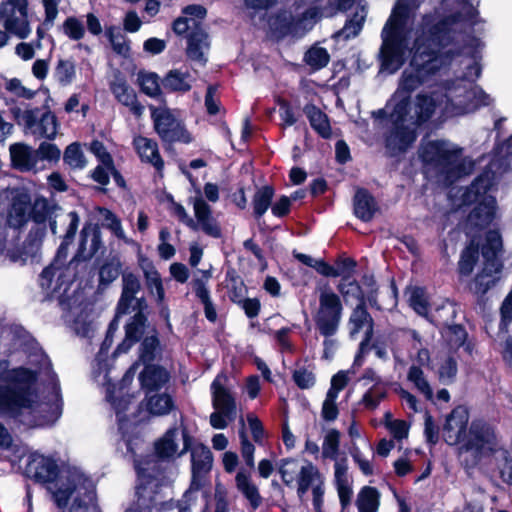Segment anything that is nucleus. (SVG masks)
<instances>
[{
  "instance_id": "f257e3e1",
  "label": "nucleus",
  "mask_w": 512,
  "mask_h": 512,
  "mask_svg": "<svg viewBox=\"0 0 512 512\" xmlns=\"http://www.w3.org/2000/svg\"><path fill=\"white\" fill-rule=\"evenodd\" d=\"M420 3V0H398L381 33V68L390 74L403 65L409 51V39L414 36L412 59L387 104V109L392 107V110L386 145L394 152L406 150L416 140L417 128L434 115L461 116L492 101L480 87L472 85L481 73L475 59L468 64L463 78L447 80L421 91L414 100L410 99L411 92L460 55L457 43L462 38V31L474 23L476 16V10L468 0H444L435 14L424 16L420 26L412 31L410 23Z\"/></svg>"
},
{
  "instance_id": "f03ea898",
  "label": "nucleus",
  "mask_w": 512,
  "mask_h": 512,
  "mask_svg": "<svg viewBox=\"0 0 512 512\" xmlns=\"http://www.w3.org/2000/svg\"><path fill=\"white\" fill-rule=\"evenodd\" d=\"M36 372L17 368L2 374L6 387L0 386V413L20 417L28 425L42 426L54 423L62 413L59 389L53 384L47 401H40L32 389Z\"/></svg>"
},
{
  "instance_id": "7ed1b4c3",
  "label": "nucleus",
  "mask_w": 512,
  "mask_h": 512,
  "mask_svg": "<svg viewBox=\"0 0 512 512\" xmlns=\"http://www.w3.org/2000/svg\"><path fill=\"white\" fill-rule=\"evenodd\" d=\"M140 289L141 283L135 274L131 272H124L122 274V293L117 304L116 317L109 325L100 354H102L104 350H107L112 344L113 335L118 329V318L121 315L135 311V315L125 326V338L122 343L118 345L115 354L127 352L144 334L147 320L144 315L146 303L144 299L136 298V294Z\"/></svg>"
},
{
  "instance_id": "20e7f679",
  "label": "nucleus",
  "mask_w": 512,
  "mask_h": 512,
  "mask_svg": "<svg viewBox=\"0 0 512 512\" xmlns=\"http://www.w3.org/2000/svg\"><path fill=\"white\" fill-rule=\"evenodd\" d=\"M420 157L427 169L439 176L445 184L453 183L472 169V162L462 157V148L445 140L423 143Z\"/></svg>"
},
{
  "instance_id": "39448f33",
  "label": "nucleus",
  "mask_w": 512,
  "mask_h": 512,
  "mask_svg": "<svg viewBox=\"0 0 512 512\" xmlns=\"http://www.w3.org/2000/svg\"><path fill=\"white\" fill-rule=\"evenodd\" d=\"M458 452L467 468H473L498 453L505 458L508 455L496 427L482 419L471 422Z\"/></svg>"
},
{
  "instance_id": "423d86ee",
  "label": "nucleus",
  "mask_w": 512,
  "mask_h": 512,
  "mask_svg": "<svg viewBox=\"0 0 512 512\" xmlns=\"http://www.w3.org/2000/svg\"><path fill=\"white\" fill-rule=\"evenodd\" d=\"M70 219L68 229L61 245L57 250L54 261L46 267L40 275V286L49 293L66 292L68 286L74 281L77 274V267L80 263L76 256L66 265L68 247L76 234L79 217L76 212L68 214Z\"/></svg>"
},
{
  "instance_id": "0eeeda50",
  "label": "nucleus",
  "mask_w": 512,
  "mask_h": 512,
  "mask_svg": "<svg viewBox=\"0 0 512 512\" xmlns=\"http://www.w3.org/2000/svg\"><path fill=\"white\" fill-rule=\"evenodd\" d=\"M135 468L138 475L136 495L139 506H156L157 490L169 480V477L166 475V468L153 455L137 460Z\"/></svg>"
},
{
  "instance_id": "6e6552de",
  "label": "nucleus",
  "mask_w": 512,
  "mask_h": 512,
  "mask_svg": "<svg viewBox=\"0 0 512 512\" xmlns=\"http://www.w3.org/2000/svg\"><path fill=\"white\" fill-rule=\"evenodd\" d=\"M493 188V176L490 172L480 175L463 194L465 204L477 203L469 215V221L476 226L489 224L494 216L496 200L490 194Z\"/></svg>"
},
{
  "instance_id": "1a4fd4ad",
  "label": "nucleus",
  "mask_w": 512,
  "mask_h": 512,
  "mask_svg": "<svg viewBox=\"0 0 512 512\" xmlns=\"http://www.w3.org/2000/svg\"><path fill=\"white\" fill-rule=\"evenodd\" d=\"M318 302L311 315L319 334L338 332L343 317L344 307L341 298L330 287H320Z\"/></svg>"
},
{
  "instance_id": "9d476101",
  "label": "nucleus",
  "mask_w": 512,
  "mask_h": 512,
  "mask_svg": "<svg viewBox=\"0 0 512 512\" xmlns=\"http://www.w3.org/2000/svg\"><path fill=\"white\" fill-rule=\"evenodd\" d=\"M502 249L501 236L497 231H489L486 235V243L482 248L485 259L482 270L476 275L470 290L476 295H484L498 280L501 270L499 253Z\"/></svg>"
},
{
  "instance_id": "9b49d317",
  "label": "nucleus",
  "mask_w": 512,
  "mask_h": 512,
  "mask_svg": "<svg viewBox=\"0 0 512 512\" xmlns=\"http://www.w3.org/2000/svg\"><path fill=\"white\" fill-rule=\"evenodd\" d=\"M0 24L11 36L27 39L32 33L28 0H2Z\"/></svg>"
},
{
  "instance_id": "f8f14e48",
  "label": "nucleus",
  "mask_w": 512,
  "mask_h": 512,
  "mask_svg": "<svg viewBox=\"0 0 512 512\" xmlns=\"http://www.w3.org/2000/svg\"><path fill=\"white\" fill-rule=\"evenodd\" d=\"M225 376L218 375L211 384L212 406L210 424L215 429H225L236 417V400L224 386Z\"/></svg>"
},
{
  "instance_id": "ddd939ff",
  "label": "nucleus",
  "mask_w": 512,
  "mask_h": 512,
  "mask_svg": "<svg viewBox=\"0 0 512 512\" xmlns=\"http://www.w3.org/2000/svg\"><path fill=\"white\" fill-rule=\"evenodd\" d=\"M154 129L164 142L189 143L191 137L182 122L166 106L149 107Z\"/></svg>"
},
{
  "instance_id": "4468645a",
  "label": "nucleus",
  "mask_w": 512,
  "mask_h": 512,
  "mask_svg": "<svg viewBox=\"0 0 512 512\" xmlns=\"http://www.w3.org/2000/svg\"><path fill=\"white\" fill-rule=\"evenodd\" d=\"M179 431L177 428L169 429L158 441L155 442L157 457L162 460L172 459L183 455L190 449L191 437L186 430L181 433L183 447L179 449Z\"/></svg>"
},
{
  "instance_id": "2eb2a0df",
  "label": "nucleus",
  "mask_w": 512,
  "mask_h": 512,
  "mask_svg": "<svg viewBox=\"0 0 512 512\" xmlns=\"http://www.w3.org/2000/svg\"><path fill=\"white\" fill-rule=\"evenodd\" d=\"M469 421L468 410L463 406H458L447 416L443 428V436L449 445H462L464 437L467 435V425Z\"/></svg>"
},
{
  "instance_id": "dca6fc26",
  "label": "nucleus",
  "mask_w": 512,
  "mask_h": 512,
  "mask_svg": "<svg viewBox=\"0 0 512 512\" xmlns=\"http://www.w3.org/2000/svg\"><path fill=\"white\" fill-rule=\"evenodd\" d=\"M109 86L115 99L127 107L134 116L140 118L143 115L144 106L138 101L135 90L129 86L126 79L120 73L114 75Z\"/></svg>"
},
{
  "instance_id": "f3484780",
  "label": "nucleus",
  "mask_w": 512,
  "mask_h": 512,
  "mask_svg": "<svg viewBox=\"0 0 512 512\" xmlns=\"http://www.w3.org/2000/svg\"><path fill=\"white\" fill-rule=\"evenodd\" d=\"M9 153L13 168L20 172H38L44 169L40 165L36 149L25 143H14L9 147Z\"/></svg>"
},
{
  "instance_id": "a211bd4d",
  "label": "nucleus",
  "mask_w": 512,
  "mask_h": 512,
  "mask_svg": "<svg viewBox=\"0 0 512 512\" xmlns=\"http://www.w3.org/2000/svg\"><path fill=\"white\" fill-rule=\"evenodd\" d=\"M191 462L192 483L189 490H192L195 495L200 486V479L212 468L213 456L210 449L203 444L192 447Z\"/></svg>"
},
{
  "instance_id": "6ab92c4d",
  "label": "nucleus",
  "mask_w": 512,
  "mask_h": 512,
  "mask_svg": "<svg viewBox=\"0 0 512 512\" xmlns=\"http://www.w3.org/2000/svg\"><path fill=\"white\" fill-rule=\"evenodd\" d=\"M362 1L363 0H339L338 5L340 9L346 10L354 3L357 4V8L354 15L347 20L345 26L335 34L336 38L347 40L359 34L367 16L366 5L362 4Z\"/></svg>"
},
{
  "instance_id": "aec40b11",
  "label": "nucleus",
  "mask_w": 512,
  "mask_h": 512,
  "mask_svg": "<svg viewBox=\"0 0 512 512\" xmlns=\"http://www.w3.org/2000/svg\"><path fill=\"white\" fill-rule=\"evenodd\" d=\"M102 246L99 227L91 223L86 224L81 230L76 258L79 259V261H87L94 257Z\"/></svg>"
},
{
  "instance_id": "412c9836",
  "label": "nucleus",
  "mask_w": 512,
  "mask_h": 512,
  "mask_svg": "<svg viewBox=\"0 0 512 512\" xmlns=\"http://www.w3.org/2000/svg\"><path fill=\"white\" fill-rule=\"evenodd\" d=\"M11 195L8 223L13 227H20L25 224L30 217L31 198L27 192L21 190L13 191Z\"/></svg>"
},
{
  "instance_id": "4be33fe9",
  "label": "nucleus",
  "mask_w": 512,
  "mask_h": 512,
  "mask_svg": "<svg viewBox=\"0 0 512 512\" xmlns=\"http://www.w3.org/2000/svg\"><path fill=\"white\" fill-rule=\"evenodd\" d=\"M133 146L142 162L151 164L159 172L162 171L164 162L155 140L144 136H136L133 139Z\"/></svg>"
},
{
  "instance_id": "5701e85b",
  "label": "nucleus",
  "mask_w": 512,
  "mask_h": 512,
  "mask_svg": "<svg viewBox=\"0 0 512 512\" xmlns=\"http://www.w3.org/2000/svg\"><path fill=\"white\" fill-rule=\"evenodd\" d=\"M206 9L201 5H190L183 10V16L177 18L173 23V30L176 34L182 35L189 30L197 31L201 21L206 16Z\"/></svg>"
},
{
  "instance_id": "b1692460",
  "label": "nucleus",
  "mask_w": 512,
  "mask_h": 512,
  "mask_svg": "<svg viewBox=\"0 0 512 512\" xmlns=\"http://www.w3.org/2000/svg\"><path fill=\"white\" fill-rule=\"evenodd\" d=\"M194 214L196 217L197 230L201 229L207 235L218 238L221 230L216 220L211 215L210 206L202 199L196 198L193 203Z\"/></svg>"
},
{
  "instance_id": "393cba45",
  "label": "nucleus",
  "mask_w": 512,
  "mask_h": 512,
  "mask_svg": "<svg viewBox=\"0 0 512 512\" xmlns=\"http://www.w3.org/2000/svg\"><path fill=\"white\" fill-rule=\"evenodd\" d=\"M349 333L351 337H355L361 330H365V340L361 343V348L368 342L372 336L373 319L365 308V304L358 303L352 310L349 320Z\"/></svg>"
},
{
  "instance_id": "a878e982",
  "label": "nucleus",
  "mask_w": 512,
  "mask_h": 512,
  "mask_svg": "<svg viewBox=\"0 0 512 512\" xmlns=\"http://www.w3.org/2000/svg\"><path fill=\"white\" fill-rule=\"evenodd\" d=\"M208 34L203 29H197L188 36L187 56L190 60L204 65L207 61L206 54L209 50Z\"/></svg>"
},
{
  "instance_id": "bb28decb",
  "label": "nucleus",
  "mask_w": 512,
  "mask_h": 512,
  "mask_svg": "<svg viewBox=\"0 0 512 512\" xmlns=\"http://www.w3.org/2000/svg\"><path fill=\"white\" fill-rule=\"evenodd\" d=\"M354 214L364 222L372 220L378 211V205L374 197L364 189H358L353 201Z\"/></svg>"
},
{
  "instance_id": "cd10ccee",
  "label": "nucleus",
  "mask_w": 512,
  "mask_h": 512,
  "mask_svg": "<svg viewBox=\"0 0 512 512\" xmlns=\"http://www.w3.org/2000/svg\"><path fill=\"white\" fill-rule=\"evenodd\" d=\"M169 377V373L164 368L155 365H147L140 374V382L144 389L154 391L165 385Z\"/></svg>"
},
{
  "instance_id": "c85d7f7f",
  "label": "nucleus",
  "mask_w": 512,
  "mask_h": 512,
  "mask_svg": "<svg viewBox=\"0 0 512 512\" xmlns=\"http://www.w3.org/2000/svg\"><path fill=\"white\" fill-rule=\"evenodd\" d=\"M322 481V476L317 467L311 462H305L302 464V468L296 480L298 496L300 498L303 497L310 488L312 489L313 486L321 483Z\"/></svg>"
},
{
  "instance_id": "c756f323",
  "label": "nucleus",
  "mask_w": 512,
  "mask_h": 512,
  "mask_svg": "<svg viewBox=\"0 0 512 512\" xmlns=\"http://www.w3.org/2000/svg\"><path fill=\"white\" fill-rule=\"evenodd\" d=\"M405 337L411 347L410 359L413 364L418 365L419 367L429 365L431 360L430 352L426 347H424L418 332L415 330H408Z\"/></svg>"
},
{
  "instance_id": "7c9ffc66",
  "label": "nucleus",
  "mask_w": 512,
  "mask_h": 512,
  "mask_svg": "<svg viewBox=\"0 0 512 512\" xmlns=\"http://www.w3.org/2000/svg\"><path fill=\"white\" fill-rule=\"evenodd\" d=\"M304 113L311 127L323 138H330L332 131L327 115L314 105H306Z\"/></svg>"
},
{
  "instance_id": "2f4dec72",
  "label": "nucleus",
  "mask_w": 512,
  "mask_h": 512,
  "mask_svg": "<svg viewBox=\"0 0 512 512\" xmlns=\"http://www.w3.org/2000/svg\"><path fill=\"white\" fill-rule=\"evenodd\" d=\"M193 79L189 72L178 69L170 70L162 80L164 89L175 92H187L191 89Z\"/></svg>"
},
{
  "instance_id": "473e14b6",
  "label": "nucleus",
  "mask_w": 512,
  "mask_h": 512,
  "mask_svg": "<svg viewBox=\"0 0 512 512\" xmlns=\"http://www.w3.org/2000/svg\"><path fill=\"white\" fill-rule=\"evenodd\" d=\"M407 380L427 400L433 399V389L428 381L426 374L424 373L421 367L412 364L407 372Z\"/></svg>"
},
{
  "instance_id": "72a5a7b5",
  "label": "nucleus",
  "mask_w": 512,
  "mask_h": 512,
  "mask_svg": "<svg viewBox=\"0 0 512 512\" xmlns=\"http://www.w3.org/2000/svg\"><path fill=\"white\" fill-rule=\"evenodd\" d=\"M142 268L147 288L151 294L156 296L157 302L162 304L165 299V292L159 273L151 263H146Z\"/></svg>"
},
{
  "instance_id": "f704fd0d",
  "label": "nucleus",
  "mask_w": 512,
  "mask_h": 512,
  "mask_svg": "<svg viewBox=\"0 0 512 512\" xmlns=\"http://www.w3.org/2000/svg\"><path fill=\"white\" fill-rule=\"evenodd\" d=\"M356 505L359 512H377L379 493L376 488L365 486L358 494Z\"/></svg>"
},
{
  "instance_id": "c9c22d12",
  "label": "nucleus",
  "mask_w": 512,
  "mask_h": 512,
  "mask_svg": "<svg viewBox=\"0 0 512 512\" xmlns=\"http://www.w3.org/2000/svg\"><path fill=\"white\" fill-rule=\"evenodd\" d=\"M340 432L331 428L326 431L323 443H322V457L324 459L336 460L340 459L339 457V449H340Z\"/></svg>"
},
{
  "instance_id": "e433bc0d",
  "label": "nucleus",
  "mask_w": 512,
  "mask_h": 512,
  "mask_svg": "<svg viewBox=\"0 0 512 512\" xmlns=\"http://www.w3.org/2000/svg\"><path fill=\"white\" fill-rule=\"evenodd\" d=\"M102 225L109 229L118 239L130 243L126 237L120 219L110 210L106 208H97Z\"/></svg>"
},
{
  "instance_id": "4c0bfd02",
  "label": "nucleus",
  "mask_w": 512,
  "mask_h": 512,
  "mask_svg": "<svg viewBox=\"0 0 512 512\" xmlns=\"http://www.w3.org/2000/svg\"><path fill=\"white\" fill-rule=\"evenodd\" d=\"M58 207L51 204L46 198L37 197L33 204L31 203L30 216L37 223H42L54 215Z\"/></svg>"
},
{
  "instance_id": "58836bf2",
  "label": "nucleus",
  "mask_w": 512,
  "mask_h": 512,
  "mask_svg": "<svg viewBox=\"0 0 512 512\" xmlns=\"http://www.w3.org/2000/svg\"><path fill=\"white\" fill-rule=\"evenodd\" d=\"M138 83L141 91L151 98H157L162 95L159 77L154 72L140 71L138 73Z\"/></svg>"
},
{
  "instance_id": "ea45409f",
  "label": "nucleus",
  "mask_w": 512,
  "mask_h": 512,
  "mask_svg": "<svg viewBox=\"0 0 512 512\" xmlns=\"http://www.w3.org/2000/svg\"><path fill=\"white\" fill-rule=\"evenodd\" d=\"M59 128L57 117L51 111L42 112L40 128H37V137L52 140L56 137Z\"/></svg>"
},
{
  "instance_id": "a19ab883",
  "label": "nucleus",
  "mask_w": 512,
  "mask_h": 512,
  "mask_svg": "<svg viewBox=\"0 0 512 512\" xmlns=\"http://www.w3.org/2000/svg\"><path fill=\"white\" fill-rule=\"evenodd\" d=\"M304 61L311 69L316 71L327 66L330 55L325 48L315 45L305 53Z\"/></svg>"
},
{
  "instance_id": "79ce46f5",
  "label": "nucleus",
  "mask_w": 512,
  "mask_h": 512,
  "mask_svg": "<svg viewBox=\"0 0 512 512\" xmlns=\"http://www.w3.org/2000/svg\"><path fill=\"white\" fill-rule=\"evenodd\" d=\"M274 190L271 186H263L257 190L253 197V209L256 217L260 218L265 214L271 205Z\"/></svg>"
},
{
  "instance_id": "37998d69",
  "label": "nucleus",
  "mask_w": 512,
  "mask_h": 512,
  "mask_svg": "<svg viewBox=\"0 0 512 512\" xmlns=\"http://www.w3.org/2000/svg\"><path fill=\"white\" fill-rule=\"evenodd\" d=\"M41 114L40 108H33L24 111L18 110L15 115L18 118L19 124H23L29 133L37 137V128H40Z\"/></svg>"
},
{
  "instance_id": "c03bdc74",
  "label": "nucleus",
  "mask_w": 512,
  "mask_h": 512,
  "mask_svg": "<svg viewBox=\"0 0 512 512\" xmlns=\"http://www.w3.org/2000/svg\"><path fill=\"white\" fill-rule=\"evenodd\" d=\"M147 409L154 415L168 414L174 407L173 400L168 394H156L148 398Z\"/></svg>"
},
{
  "instance_id": "a18cd8bd",
  "label": "nucleus",
  "mask_w": 512,
  "mask_h": 512,
  "mask_svg": "<svg viewBox=\"0 0 512 512\" xmlns=\"http://www.w3.org/2000/svg\"><path fill=\"white\" fill-rule=\"evenodd\" d=\"M409 303L416 313L421 316H428L429 302L426 291L420 287H413L408 290Z\"/></svg>"
},
{
  "instance_id": "49530a36",
  "label": "nucleus",
  "mask_w": 512,
  "mask_h": 512,
  "mask_svg": "<svg viewBox=\"0 0 512 512\" xmlns=\"http://www.w3.org/2000/svg\"><path fill=\"white\" fill-rule=\"evenodd\" d=\"M478 246L473 243L469 244L461 253L458 263L459 273L468 276L473 271L474 265L478 259Z\"/></svg>"
},
{
  "instance_id": "de8ad7c7",
  "label": "nucleus",
  "mask_w": 512,
  "mask_h": 512,
  "mask_svg": "<svg viewBox=\"0 0 512 512\" xmlns=\"http://www.w3.org/2000/svg\"><path fill=\"white\" fill-rule=\"evenodd\" d=\"M337 288L346 301L355 299L359 303L365 304L362 289L355 280L343 277Z\"/></svg>"
},
{
  "instance_id": "09e8293b",
  "label": "nucleus",
  "mask_w": 512,
  "mask_h": 512,
  "mask_svg": "<svg viewBox=\"0 0 512 512\" xmlns=\"http://www.w3.org/2000/svg\"><path fill=\"white\" fill-rule=\"evenodd\" d=\"M107 37L112 45L113 50L122 56H127L130 51L128 40L119 28L110 27L106 31Z\"/></svg>"
},
{
  "instance_id": "8fccbe9b",
  "label": "nucleus",
  "mask_w": 512,
  "mask_h": 512,
  "mask_svg": "<svg viewBox=\"0 0 512 512\" xmlns=\"http://www.w3.org/2000/svg\"><path fill=\"white\" fill-rule=\"evenodd\" d=\"M75 64L71 60H59L55 67L54 76L62 85H69L75 78Z\"/></svg>"
},
{
  "instance_id": "3c124183",
  "label": "nucleus",
  "mask_w": 512,
  "mask_h": 512,
  "mask_svg": "<svg viewBox=\"0 0 512 512\" xmlns=\"http://www.w3.org/2000/svg\"><path fill=\"white\" fill-rule=\"evenodd\" d=\"M457 362L452 356H448L440 363L438 368L439 381L445 385L452 384L457 376Z\"/></svg>"
},
{
  "instance_id": "603ef678",
  "label": "nucleus",
  "mask_w": 512,
  "mask_h": 512,
  "mask_svg": "<svg viewBox=\"0 0 512 512\" xmlns=\"http://www.w3.org/2000/svg\"><path fill=\"white\" fill-rule=\"evenodd\" d=\"M236 484L238 489L246 496L253 506H258L260 496L257 488L250 483L246 474L239 472L236 475Z\"/></svg>"
},
{
  "instance_id": "864d4df0",
  "label": "nucleus",
  "mask_w": 512,
  "mask_h": 512,
  "mask_svg": "<svg viewBox=\"0 0 512 512\" xmlns=\"http://www.w3.org/2000/svg\"><path fill=\"white\" fill-rule=\"evenodd\" d=\"M387 384L383 386L370 387L362 397V404L367 409H375L379 403L386 397Z\"/></svg>"
},
{
  "instance_id": "5fc2aeb1",
  "label": "nucleus",
  "mask_w": 512,
  "mask_h": 512,
  "mask_svg": "<svg viewBox=\"0 0 512 512\" xmlns=\"http://www.w3.org/2000/svg\"><path fill=\"white\" fill-rule=\"evenodd\" d=\"M63 159L72 168L82 169L86 166L84 154L77 143H72L66 148Z\"/></svg>"
},
{
  "instance_id": "6e6d98bb",
  "label": "nucleus",
  "mask_w": 512,
  "mask_h": 512,
  "mask_svg": "<svg viewBox=\"0 0 512 512\" xmlns=\"http://www.w3.org/2000/svg\"><path fill=\"white\" fill-rule=\"evenodd\" d=\"M64 34L71 40H81L85 35L83 22L76 17H68L62 25Z\"/></svg>"
},
{
  "instance_id": "4d7b16f0",
  "label": "nucleus",
  "mask_w": 512,
  "mask_h": 512,
  "mask_svg": "<svg viewBox=\"0 0 512 512\" xmlns=\"http://www.w3.org/2000/svg\"><path fill=\"white\" fill-rule=\"evenodd\" d=\"M443 335L451 348H459L462 346L467 337L465 329L460 325H447L443 331Z\"/></svg>"
},
{
  "instance_id": "13d9d810",
  "label": "nucleus",
  "mask_w": 512,
  "mask_h": 512,
  "mask_svg": "<svg viewBox=\"0 0 512 512\" xmlns=\"http://www.w3.org/2000/svg\"><path fill=\"white\" fill-rule=\"evenodd\" d=\"M301 468L302 464H300L297 460L289 459L283 461V464L280 468V474L283 482L288 486L295 483Z\"/></svg>"
},
{
  "instance_id": "bf43d9fd",
  "label": "nucleus",
  "mask_w": 512,
  "mask_h": 512,
  "mask_svg": "<svg viewBox=\"0 0 512 512\" xmlns=\"http://www.w3.org/2000/svg\"><path fill=\"white\" fill-rule=\"evenodd\" d=\"M121 264L118 260H112L104 264L99 271L100 283L110 284L116 280L120 274Z\"/></svg>"
},
{
  "instance_id": "052dcab7",
  "label": "nucleus",
  "mask_w": 512,
  "mask_h": 512,
  "mask_svg": "<svg viewBox=\"0 0 512 512\" xmlns=\"http://www.w3.org/2000/svg\"><path fill=\"white\" fill-rule=\"evenodd\" d=\"M158 347V339L155 334L147 335L140 346V360L143 363L150 362L154 359L155 351Z\"/></svg>"
},
{
  "instance_id": "680f3d73",
  "label": "nucleus",
  "mask_w": 512,
  "mask_h": 512,
  "mask_svg": "<svg viewBox=\"0 0 512 512\" xmlns=\"http://www.w3.org/2000/svg\"><path fill=\"white\" fill-rule=\"evenodd\" d=\"M337 399L338 397L326 393L321 408V416L325 421L332 422L337 419L339 415V409L336 403Z\"/></svg>"
},
{
  "instance_id": "e2e57ef3",
  "label": "nucleus",
  "mask_w": 512,
  "mask_h": 512,
  "mask_svg": "<svg viewBox=\"0 0 512 512\" xmlns=\"http://www.w3.org/2000/svg\"><path fill=\"white\" fill-rule=\"evenodd\" d=\"M5 89L17 97L32 99L36 92L26 88L17 78L9 79L5 82Z\"/></svg>"
},
{
  "instance_id": "0e129e2a",
  "label": "nucleus",
  "mask_w": 512,
  "mask_h": 512,
  "mask_svg": "<svg viewBox=\"0 0 512 512\" xmlns=\"http://www.w3.org/2000/svg\"><path fill=\"white\" fill-rule=\"evenodd\" d=\"M334 481L336 485L351 482L348 474V459L345 456L334 460Z\"/></svg>"
},
{
  "instance_id": "69168bd1",
  "label": "nucleus",
  "mask_w": 512,
  "mask_h": 512,
  "mask_svg": "<svg viewBox=\"0 0 512 512\" xmlns=\"http://www.w3.org/2000/svg\"><path fill=\"white\" fill-rule=\"evenodd\" d=\"M349 381V371L341 370L337 372L331 378L330 388L328 389L327 393L338 397L339 393L348 385Z\"/></svg>"
},
{
  "instance_id": "338daca9",
  "label": "nucleus",
  "mask_w": 512,
  "mask_h": 512,
  "mask_svg": "<svg viewBox=\"0 0 512 512\" xmlns=\"http://www.w3.org/2000/svg\"><path fill=\"white\" fill-rule=\"evenodd\" d=\"M37 155L39 157L40 165H43L44 160H58L60 157V150L55 144L43 142L36 149Z\"/></svg>"
},
{
  "instance_id": "774afa93",
  "label": "nucleus",
  "mask_w": 512,
  "mask_h": 512,
  "mask_svg": "<svg viewBox=\"0 0 512 512\" xmlns=\"http://www.w3.org/2000/svg\"><path fill=\"white\" fill-rule=\"evenodd\" d=\"M293 380L299 388L309 389L315 384V375L310 370L299 368L294 371Z\"/></svg>"
}]
</instances>
